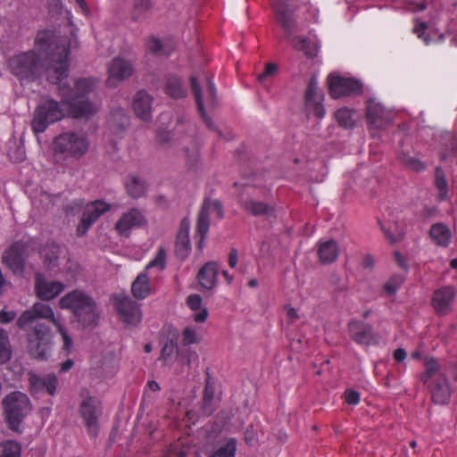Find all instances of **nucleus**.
<instances>
[{"label": "nucleus", "instance_id": "nucleus-62", "mask_svg": "<svg viewBox=\"0 0 457 457\" xmlns=\"http://www.w3.org/2000/svg\"><path fill=\"white\" fill-rule=\"evenodd\" d=\"M72 366H73V361L71 360H67L61 364L60 370L62 372H66L69 370H71L72 368Z\"/></svg>", "mask_w": 457, "mask_h": 457}, {"label": "nucleus", "instance_id": "nucleus-10", "mask_svg": "<svg viewBox=\"0 0 457 457\" xmlns=\"http://www.w3.org/2000/svg\"><path fill=\"white\" fill-rule=\"evenodd\" d=\"M147 224L144 212L137 208H130L122 212L114 224V230L118 236L129 237L133 229L140 228Z\"/></svg>", "mask_w": 457, "mask_h": 457}, {"label": "nucleus", "instance_id": "nucleus-47", "mask_svg": "<svg viewBox=\"0 0 457 457\" xmlns=\"http://www.w3.org/2000/svg\"><path fill=\"white\" fill-rule=\"evenodd\" d=\"M404 281L403 275H394L385 285V291L388 295H395Z\"/></svg>", "mask_w": 457, "mask_h": 457}, {"label": "nucleus", "instance_id": "nucleus-3", "mask_svg": "<svg viewBox=\"0 0 457 457\" xmlns=\"http://www.w3.org/2000/svg\"><path fill=\"white\" fill-rule=\"evenodd\" d=\"M87 137L80 132H64L54 137L52 144L53 155L57 162L79 160L89 150Z\"/></svg>", "mask_w": 457, "mask_h": 457}, {"label": "nucleus", "instance_id": "nucleus-4", "mask_svg": "<svg viewBox=\"0 0 457 457\" xmlns=\"http://www.w3.org/2000/svg\"><path fill=\"white\" fill-rule=\"evenodd\" d=\"M59 306L71 311L84 327L92 326L97 321L98 314L95 302L81 290L76 289L63 295L59 301Z\"/></svg>", "mask_w": 457, "mask_h": 457}, {"label": "nucleus", "instance_id": "nucleus-9", "mask_svg": "<svg viewBox=\"0 0 457 457\" xmlns=\"http://www.w3.org/2000/svg\"><path fill=\"white\" fill-rule=\"evenodd\" d=\"M82 401L79 407V413L87 427V433L96 436L98 432V418L101 415V405L99 401L90 396L87 392L81 393Z\"/></svg>", "mask_w": 457, "mask_h": 457}, {"label": "nucleus", "instance_id": "nucleus-12", "mask_svg": "<svg viewBox=\"0 0 457 457\" xmlns=\"http://www.w3.org/2000/svg\"><path fill=\"white\" fill-rule=\"evenodd\" d=\"M112 205L104 200H96L87 204L84 207L82 218L77 227L78 236H84L88 228L105 212L111 210Z\"/></svg>", "mask_w": 457, "mask_h": 457}, {"label": "nucleus", "instance_id": "nucleus-23", "mask_svg": "<svg viewBox=\"0 0 457 457\" xmlns=\"http://www.w3.org/2000/svg\"><path fill=\"white\" fill-rule=\"evenodd\" d=\"M189 220L187 219L182 220L175 243L176 254L181 259H185L189 254L191 249L189 241Z\"/></svg>", "mask_w": 457, "mask_h": 457}, {"label": "nucleus", "instance_id": "nucleus-5", "mask_svg": "<svg viewBox=\"0 0 457 457\" xmlns=\"http://www.w3.org/2000/svg\"><path fill=\"white\" fill-rule=\"evenodd\" d=\"M424 365L420 379L429 389L433 401L438 404L448 403L452 391L441 365L433 358H427Z\"/></svg>", "mask_w": 457, "mask_h": 457}, {"label": "nucleus", "instance_id": "nucleus-7", "mask_svg": "<svg viewBox=\"0 0 457 457\" xmlns=\"http://www.w3.org/2000/svg\"><path fill=\"white\" fill-rule=\"evenodd\" d=\"M167 253L164 248L157 250L155 257L146 265L145 270L137 275L131 286L133 295L137 299H145L151 294L149 272L153 270L162 271L166 267Z\"/></svg>", "mask_w": 457, "mask_h": 457}, {"label": "nucleus", "instance_id": "nucleus-45", "mask_svg": "<svg viewBox=\"0 0 457 457\" xmlns=\"http://www.w3.org/2000/svg\"><path fill=\"white\" fill-rule=\"evenodd\" d=\"M182 341L184 345L196 344L200 341L198 330L193 326H187L182 332Z\"/></svg>", "mask_w": 457, "mask_h": 457}, {"label": "nucleus", "instance_id": "nucleus-56", "mask_svg": "<svg viewBox=\"0 0 457 457\" xmlns=\"http://www.w3.org/2000/svg\"><path fill=\"white\" fill-rule=\"evenodd\" d=\"M286 316L287 320L290 323H294L300 319L297 311L295 308L289 306L286 308Z\"/></svg>", "mask_w": 457, "mask_h": 457}, {"label": "nucleus", "instance_id": "nucleus-32", "mask_svg": "<svg viewBox=\"0 0 457 457\" xmlns=\"http://www.w3.org/2000/svg\"><path fill=\"white\" fill-rule=\"evenodd\" d=\"M61 253V247L54 244L48 245L42 249L41 255L45 260L47 269L54 270L60 264Z\"/></svg>", "mask_w": 457, "mask_h": 457}, {"label": "nucleus", "instance_id": "nucleus-24", "mask_svg": "<svg viewBox=\"0 0 457 457\" xmlns=\"http://www.w3.org/2000/svg\"><path fill=\"white\" fill-rule=\"evenodd\" d=\"M429 237L435 245L446 248L451 244L453 233L446 224L436 223L429 229Z\"/></svg>", "mask_w": 457, "mask_h": 457}, {"label": "nucleus", "instance_id": "nucleus-49", "mask_svg": "<svg viewBox=\"0 0 457 457\" xmlns=\"http://www.w3.org/2000/svg\"><path fill=\"white\" fill-rule=\"evenodd\" d=\"M213 400V390L211 388L210 385L207 384L204 390V411L207 415H210L212 412V402Z\"/></svg>", "mask_w": 457, "mask_h": 457}, {"label": "nucleus", "instance_id": "nucleus-31", "mask_svg": "<svg viewBox=\"0 0 457 457\" xmlns=\"http://www.w3.org/2000/svg\"><path fill=\"white\" fill-rule=\"evenodd\" d=\"M153 97L145 90L138 91L133 100L135 114H150Z\"/></svg>", "mask_w": 457, "mask_h": 457}, {"label": "nucleus", "instance_id": "nucleus-41", "mask_svg": "<svg viewBox=\"0 0 457 457\" xmlns=\"http://www.w3.org/2000/svg\"><path fill=\"white\" fill-rule=\"evenodd\" d=\"M202 211L205 212L210 219H220L223 216L222 207L218 200L205 201Z\"/></svg>", "mask_w": 457, "mask_h": 457}, {"label": "nucleus", "instance_id": "nucleus-30", "mask_svg": "<svg viewBox=\"0 0 457 457\" xmlns=\"http://www.w3.org/2000/svg\"><path fill=\"white\" fill-rule=\"evenodd\" d=\"M293 47L297 51H303L307 58H314L318 54L319 46L306 37H294L288 38Z\"/></svg>", "mask_w": 457, "mask_h": 457}, {"label": "nucleus", "instance_id": "nucleus-22", "mask_svg": "<svg viewBox=\"0 0 457 457\" xmlns=\"http://www.w3.org/2000/svg\"><path fill=\"white\" fill-rule=\"evenodd\" d=\"M124 187L127 194L134 199L145 196L148 189L145 179L136 173H131L126 177Z\"/></svg>", "mask_w": 457, "mask_h": 457}, {"label": "nucleus", "instance_id": "nucleus-1", "mask_svg": "<svg viewBox=\"0 0 457 457\" xmlns=\"http://www.w3.org/2000/svg\"><path fill=\"white\" fill-rule=\"evenodd\" d=\"M35 50L23 52L9 58L7 64L12 75L21 81H34L46 71L47 80L58 84L62 101L74 112L73 114H96L98 107L89 100L97 86V79L81 78L71 87L62 80L69 75L71 40L57 36L52 30L39 31L35 39Z\"/></svg>", "mask_w": 457, "mask_h": 457}, {"label": "nucleus", "instance_id": "nucleus-13", "mask_svg": "<svg viewBox=\"0 0 457 457\" xmlns=\"http://www.w3.org/2000/svg\"><path fill=\"white\" fill-rule=\"evenodd\" d=\"M114 304L119 318L123 323L128 326H137L141 322L142 313L140 306L129 296H116Z\"/></svg>", "mask_w": 457, "mask_h": 457}, {"label": "nucleus", "instance_id": "nucleus-27", "mask_svg": "<svg viewBox=\"0 0 457 457\" xmlns=\"http://www.w3.org/2000/svg\"><path fill=\"white\" fill-rule=\"evenodd\" d=\"M274 13L276 20L283 28L286 37L290 38L295 25L292 13L285 4H277L274 6Z\"/></svg>", "mask_w": 457, "mask_h": 457}, {"label": "nucleus", "instance_id": "nucleus-53", "mask_svg": "<svg viewBox=\"0 0 457 457\" xmlns=\"http://www.w3.org/2000/svg\"><path fill=\"white\" fill-rule=\"evenodd\" d=\"M25 150L22 146H18L14 151L9 152V157L14 162H22L25 159Z\"/></svg>", "mask_w": 457, "mask_h": 457}, {"label": "nucleus", "instance_id": "nucleus-42", "mask_svg": "<svg viewBox=\"0 0 457 457\" xmlns=\"http://www.w3.org/2000/svg\"><path fill=\"white\" fill-rule=\"evenodd\" d=\"M241 202L243 203L245 210L254 215L265 214L269 212V206L261 202H255L252 199L245 200L242 196Z\"/></svg>", "mask_w": 457, "mask_h": 457}, {"label": "nucleus", "instance_id": "nucleus-20", "mask_svg": "<svg viewBox=\"0 0 457 457\" xmlns=\"http://www.w3.org/2000/svg\"><path fill=\"white\" fill-rule=\"evenodd\" d=\"M162 90L172 99H182L187 96L185 80L178 74H168L164 77Z\"/></svg>", "mask_w": 457, "mask_h": 457}, {"label": "nucleus", "instance_id": "nucleus-50", "mask_svg": "<svg viewBox=\"0 0 457 457\" xmlns=\"http://www.w3.org/2000/svg\"><path fill=\"white\" fill-rule=\"evenodd\" d=\"M145 46L147 50L154 54H161L162 45V42L155 37L152 36L146 39Z\"/></svg>", "mask_w": 457, "mask_h": 457}, {"label": "nucleus", "instance_id": "nucleus-46", "mask_svg": "<svg viewBox=\"0 0 457 457\" xmlns=\"http://www.w3.org/2000/svg\"><path fill=\"white\" fill-rule=\"evenodd\" d=\"M59 199L58 195H53L46 192H42L38 198L35 197L33 200V204L41 205L45 209H49L51 205H53L55 201Z\"/></svg>", "mask_w": 457, "mask_h": 457}, {"label": "nucleus", "instance_id": "nucleus-63", "mask_svg": "<svg viewBox=\"0 0 457 457\" xmlns=\"http://www.w3.org/2000/svg\"><path fill=\"white\" fill-rule=\"evenodd\" d=\"M75 2L79 6L84 14H87L89 12L86 0H75Z\"/></svg>", "mask_w": 457, "mask_h": 457}, {"label": "nucleus", "instance_id": "nucleus-52", "mask_svg": "<svg viewBox=\"0 0 457 457\" xmlns=\"http://www.w3.org/2000/svg\"><path fill=\"white\" fill-rule=\"evenodd\" d=\"M278 67L275 63L270 62L265 65L264 71L259 74L258 79L263 81L267 77L276 73Z\"/></svg>", "mask_w": 457, "mask_h": 457}, {"label": "nucleus", "instance_id": "nucleus-40", "mask_svg": "<svg viewBox=\"0 0 457 457\" xmlns=\"http://www.w3.org/2000/svg\"><path fill=\"white\" fill-rule=\"evenodd\" d=\"M209 220L210 218L208 217V215H206L205 212L201 211L196 224V232L200 237L198 241L199 249L203 248L204 236L207 234L209 230Z\"/></svg>", "mask_w": 457, "mask_h": 457}, {"label": "nucleus", "instance_id": "nucleus-17", "mask_svg": "<svg viewBox=\"0 0 457 457\" xmlns=\"http://www.w3.org/2000/svg\"><path fill=\"white\" fill-rule=\"evenodd\" d=\"M109 78L107 84L109 87H115L116 81L123 80L131 76L133 66L128 60L116 57L108 66Z\"/></svg>", "mask_w": 457, "mask_h": 457}, {"label": "nucleus", "instance_id": "nucleus-55", "mask_svg": "<svg viewBox=\"0 0 457 457\" xmlns=\"http://www.w3.org/2000/svg\"><path fill=\"white\" fill-rule=\"evenodd\" d=\"M16 317V312L14 311H7V310H2L0 312V323H8L14 320Z\"/></svg>", "mask_w": 457, "mask_h": 457}, {"label": "nucleus", "instance_id": "nucleus-33", "mask_svg": "<svg viewBox=\"0 0 457 457\" xmlns=\"http://www.w3.org/2000/svg\"><path fill=\"white\" fill-rule=\"evenodd\" d=\"M380 228L385 237L391 243L399 242L403 238V229L397 222L383 221L380 222Z\"/></svg>", "mask_w": 457, "mask_h": 457}, {"label": "nucleus", "instance_id": "nucleus-35", "mask_svg": "<svg viewBox=\"0 0 457 457\" xmlns=\"http://www.w3.org/2000/svg\"><path fill=\"white\" fill-rule=\"evenodd\" d=\"M21 446L12 440H4L0 443V457H21Z\"/></svg>", "mask_w": 457, "mask_h": 457}, {"label": "nucleus", "instance_id": "nucleus-16", "mask_svg": "<svg viewBox=\"0 0 457 457\" xmlns=\"http://www.w3.org/2000/svg\"><path fill=\"white\" fill-rule=\"evenodd\" d=\"M349 333L351 337L359 345H370L380 343V337L373 331L372 328L360 321L349 323Z\"/></svg>", "mask_w": 457, "mask_h": 457}, {"label": "nucleus", "instance_id": "nucleus-15", "mask_svg": "<svg viewBox=\"0 0 457 457\" xmlns=\"http://www.w3.org/2000/svg\"><path fill=\"white\" fill-rule=\"evenodd\" d=\"M323 101L324 95L319 90L318 81L315 77H312L304 94L306 114H325Z\"/></svg>", "mask_w": 457, "mask_h": 457}, {"label": "nucleus", "instance_id": "nucleus-37", "mask_svg": "<svg viewBox=\"0 0 457 457\" xmlns=\"http://www.w3.org/2000/svg\"><path fill=\"white\" fill-rule=\"evenodd\" d=\"M151 8V0H134L132 18L136 21L145 18Z\"/></svg>", "mask_w": 457, "mask_h": 457}, {"label": "nucleus", "instance_id": "nucleus-57", "mask_svg": "<svg viewBox=\"0 0 457 457\" xmlns=\"http://www.w3.org/2000/svg\"><path fill=\"white\" fill-rule=\"evenodd\" d=\"M395 261H396L397 264L403 270H407L408 269V264H407L406 259L403 255H401V253L399 252H395Z\"/></svg>", "mask_w": 457, "mask_h": 457}, {"label": "nucleus", "instance_id": "nucleus-64", "mask_svg": "<svg viewBox=\"0 0 457 457\" xmlns=\"http://www.w3.org/2000/svg\"><path fill=\"white\" fill-rule=\"evenodd\" d=\"M147 388L153 392H157L160 390L158 383L154 380L148 381Z\"/></svg>", "mask_w": 457, "mask_h": 457}, {"label": "nucleus", "instance_id": "nucleus-59", "mask_svg": "<svg viewBox=\"0 0 457 457\" xmlns=\"http://www.w3.org/2000/svg\"><path fill=\"white\" fill-rule=\"evenodd\" d=\"M375 259L370 254H366L362 259V266L364 268H372L375 265Z\"/></svg>", "mask_w": 457, "mask_h": 457}, {"label": "nucleus", "instance_id": "nucleus-38", "mask_svg": "<svg viewBox=\"0 0 457 457\" xmlns=\"http://www.w3.org/2000/svg\"><path fill=\"white\" fill-rule=\"evenodd\" d=\"M236 450V440L229 438L224 445L219 446L210 457H235Z\"/></svg>", "mask_w": 457, "mask_h": 457}, {"label": "nucleus", "instance_id": "nucleus-14", "mask_svg": "<svg viewBox=\"0 0 457 457\" xmlns=\"http://www.w3.org/2000/svg\"><path fill=\"white\" fill-rule=\"evenodd\" d=\"M26 256L27 245L21 242H16L3 253L2 263L14 274L21 275Z\"/></svg>", "mask_w": 457, "mask_h": 457}, {"label": "nucleus", "instance_id": "nucleus-21", "mask_svg": "<svg viewBox=\"0 0 457 457\" xmlns=\"http://www.w3.org/2000/svg\"><path fill=\"white\" fill-rule=\"evenodd\" d=\"M454 298V288L452 287H445L434 292L432 305L437 313L445 314L450 311Z\"/></svg>", "mask_w": 457, "mask_h": 457}, {"label": "nucleus", "instance_id": "nucleus-26", "mask_svg": "<svg viewBox=\"0 0 457 457\" xmlns=\"http://www.w3.org/2000/svg\"><path fill=\"white\" fill-rule=\"evenodd\" d=\"M218 267L215 262L206 263L198 272L197 279L203 288L212 289L215 287Z\"/></svg>", "mask_w": 457, "mask_h": 457}, {"label": "nucleus", "instance_id": "nucleus-58", "mask_svg": "<svg viewBox=\"0 0 457 457\" xmlns=\"http://www.w3.org/2000/svg\"><path fill=\"white\" fill-rule=\"evenodd\" d=\"M237 261H238V256H237V250L235 249H232L230 252H229V255H228V264L231 268H235L237 264Z\"/></svg>", "mask_w": 457, "mask_h": 457}, {"label": "nucleus", "instance_id": "nucleus-28", "mask_svg": "<svg viewBox=\"0 0 457 457\" xmlns=\"http://www.w3.org/2000/svg\"><path fill=\"white\" fill-rule=\"evenodd\" d=\"M160 359L166 366H172L177 361L180 362L184 361L179 353L176 339L171 338L164 344L161 352Z\"/></svg>", "mask_w": 457, "mask_h": 457}, {"label": "nucleus", "instance_id": "nucleus-44", "mask_svg": "<svg viewBox=\"0 0 457 457\" xmlns=\"http://www.w3.org/2000/svg\"><path fill=\"white\" fill-rule=\"evenodd\" d=\"M436 186L438 189V195L441 200L447 197V181L445 178L444 172L441 169L437 168L436 171Z\"/></svg>", "mask_w": 457, "mask_h": 457}, {"label": "nucleus", "instance_id": "nucleus-61", "mask_svg": "<svg viewBox=\"0 0 457 457\" xmlns=\"http://www.w3.org/2000/svg\"><path fill=\"white\" fill-rule=\"evenodd\" d=\"M50 11L53 12L54 9L56 11H60L62 8V0H51L49 3Z\"/></svg>", "mask_w": 457, "mask_h": 457}, {"label": "nucleus", "instance_id": "nucleus-48", "mask_svg": "<svg viewBox=\"0 0 457 457\" xmlns=\"http://www.w3.org/2000/svg\"><path fill=\"white\" fill-rule=\"evenodd\" d=\"M428 28V26L427 22L417 21L415 22V25H414L413 29H412V32L419 38L422 39L424 44L427 45V46L429 45L430 42H431L430 37L428 35H426V31H427Z\"/></svg>", "mask_w": 457, "mask_h": 457}, {"label": "nucleus", "instance_id": "nucleus-29", "mask_svg": "<svg viewBox=\"0 0 457 457\" xmlns=\"http://www.w3.org/2000/svg\"><path fill=\"white\" fill-rule=\"evenodd\" d=\"M187 307L194 312L195 310H200V312L193 314V320L197 323H204L209 315L208 309L204 306L203 299L199 295L191 294L187 297L186 300Z\"/></svg>", "mask_w": 457, "mask_h": 457}, {"label": "nucleus", "instance_id": "nucleus-19", "mask_svg": "<svg viewBox=\"0 0 457 457\" xmlns=\"http://www.w3.org/2000/svg\"><path fill=\"white\" fill-rule=\"evenodd\" d=\"M35 290L38 298L44 301H50L64 290V285L59 281L48 280L43 276L37 275Z\"/></svg>", "mask_w": 457, "mask_h": 457}, {"label": "nucleus", "instance_id": "nucleus-8", "mask_svg": "<svg viewBox=\"0 0 457 457\" xmlns=\"http://www.w3.org/2000/svg\"><path fill=\"white\" fill-rule=\"evenodd\" d=\"M328 85L329 95L334 99L358 96L362 92V83L360 80L337 74H330L328 76Z\"/></svg>", "mask_w": 457, "mask_h": 457}, {"label": "nucleus", "instance_id": "nucleus-39", "mask_svg": "<svg viewBox=\"0 0 457 457\" xmlns=\"http://www.w3.org/2000/svg\"><path fill=\"white\" fill-rule=\"evenodd\" d=\"M12 356V348L7 333L0 329V364L5 363Z\"/></svg>", "mask_w": 457, "mask_h": 457}, {"label": "nucleus", "instance_id": "nucleus-18", "mask_svg": "<svg viewBox=\"0 0 457 457\" xmlns=\"http://www.w3.org/2000/svg\"><path fill=\"white\" fill-rule=\"evenodd\" d=\"M29 381L30 391L32 393L46 391L52 396L56 393L58 378L53 373L44 376H40L36 373H29Z\"/></svg>", "mask_w": 457, "mask_h": 457}, {"label": "nucleus", "instance_id": "nucleus-51", "mask_svg": "<svg viewBox=\"0 0 457 457\" xmlns=\"http://www.w3.org/2000/svg\"><path fill=\"white\" fill-rule=\"evenodd\" d=\"M345 401L351 405H357L360 402V394L353 389H347L344 394Z\"/></svg>", "mask_w": 457, "mask_h": 457}, {"label": "nucleus", "instance_id": "nucleus-11", "mask_svg": "<svg viewBox=\"0 0 457 457\" xmlns=\"http://www.w3.org/2000/svg\"><path fill=\"white\" fill-rule=\"evenodd\" d=\"M189 82L199 114H206L205 106L211 107L216 104L217 91L214 82L212 78H206L207 87L204 93L202 91L196 76L191 75Z\"/></svg>", "mask_w": 457, "mask_h": 457}, {"label": "nucleus", "instance_id": "nucleus-34", "mask_svg": "<svg viewBox=\"0 0 457 457\" xmlns=\"http://www.w3.org/2000/svg\"><path fill=\"white\" fill-rule=\"evenodd\" d=\"M62 114L60 112L59 103L48 96H42L39 99L34 114Z\"/></svg>", "mask_w": 457, "mask_h": 457}, {"label": "nucleus", "instance_id": "nucleus-25", "mask_svg": "<svg viewBox=\"0 0 457 457\" xmlns=\"http://www.w3.org/2000/svg\"><path fill=\"white\" fill-rule=\"evenodd\" d=\"M339 254V247L335 240L320 241L318 244V255L320 261L324 263L334 262Z\"/></svg>", "mask_w": 457, "mask_h": 457}, {"label": "nucleus", "instance_id": "nucleus-6", "mask_svg": "<svg viewBox=\"0 0 457 457\" xmlns=\"http://www.w3.org/2000/svg\"><path fill=\"white\" fill-rule=\"evenodd\" d=\"M3 407L10 428L20 431L22 420L31 411L29 397L20 391L12 392L4 398Z\"/></svg>", "mask_w": 457, "mask_h": 457}, {"label": "nucleus", "instance_id": "nucleus-2", "mask_svg": "<svg viewBox=\"0 0 457 457\" xmlns=\"http://www.w3.org/2000/svg\"><path fill=\"white\" fill-rule=\"evenodd\" d=\"M40 320L50 321L60 333L62 340V351L67 354L71 352L72 340L68 335L59 317L55 316L53 308L44 303L37 302L29 309L24 311L17 320L21 329H29L27 335L28 350L30 355L44 360L48 355L52 345L50 328Z\"/></svg>", "mask_w": 457, "mask_h": 457}, {"label": "nucleus", "instance_id": "nucleus-60", "mask_svg": "<svg viewBox=\"0 0 457 457\" xmlns=\"http://www.w3.org/2000/svg\"><path fill=\"white\" fill-rule=\"evenodd\" d=\"M394 358L397 361H403L406 358V352L402 348H398L394 353Z\"/></svg>", "mask_w": 457, "mask_h": 457}, {"label": "nucleus", "instance_id": "nucleus-43", "mask_svg": "<svg viewBox=\"0 0 457 457\" xmlns=\"http://www.w3.org/2000/svg\"><path fill=\"white\" fill-rule=\"evenodd\" d=\"M391 112L377 98H369L366 102L365 114H385Z\"/></svg>", "mask_w": 457, "mask_h": 457}, {"label": "nucleus", "instance_id": "nucleus-54", "mask_svg": "<svg viewBox=\"0 0 457 457\" xmlns=\"http://www.w3.org/2000/svg\"><path fill=\"white\" fill-rule=\"evenodd\" d=\"M403 162L411 169L415 170H422L425 168V165L420 161L414 159L412 157L403 158Z\"/></svg>", "mask_w": 457, "mask_h": 457}, {"label": "nucleus", "instance_id": "nucleus-36", "mask_svg": "<svg viewBox=\"0 0 457 457\" xmlns=\"http://www.w3.org/2000/svg\"><path fill=\"white\" fill-rule=\"evenodd\" d=\"M52 117L53 116H33L30 121L33 133L37 136L39 133H43L50 124L59 120V119H53Z\"/></svg>", "mask_w": 457, "mask_h": 457}]
</instances>
